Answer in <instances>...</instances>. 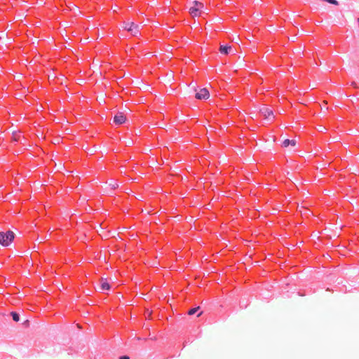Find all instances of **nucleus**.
<instances>
[{"label": "nucleus", "mask_w": 359, "mask_h": 359, "mask_svg": "<svg viewBox=\"0 0 359 359\" xmlns=\"http://www.w3.org/2000/svg\"><path fill=\"white\" fill-rule=\"evenodd\" d=\"M11 316L15 322H18L20 320V315L17 312L12 311L11 313Z\"/></svg>", "instance_id": "8"}, {"label": "nucleus", "mask_w": 359, "mask_h": 359, "mask_svg": "<svg viewBox=\"0 0 359 359\" xmlns=\"http://www.w3.org/2000/svg\"><path fill=\"white\" fill-rule=\"evenodd\" d=\"M200 309V307L198 306V307H195V308H192L191 309L189 310L188 311V314L189 315H194L196 313H197V311Z\"/></svg>", "instance_id": "10"}, {"label": "nucleus", "mask_w": 359, "mask_h": 359, "mask_svg": "<svg viewBox=\"0 0 359 359\" xmlns=\"http://www.w3.org/2000/svg\"><path fill=\"white\" fill-rule=\"evenodd\" d=\"M101 289L102 290H109L110 289V285H109V284L108 283L103 282L101 284Z\"/></svg>", "instance_id": "9"}, {"label": "nucleus", "mask_w": 359, "mask_h": 359, "mask_svg": "<svg viewBox=\"0 0 359 359\" xmlns=\"http://www.w3.org/2000/svg\"><path fill=\"white\" fill-rule=\"evenodd\" d=\"M204 8V4L202 2L194 1L193 6L189 8V13L193 17L199 16L201 15V9Z\"/></svg>", "instance_id": "2"}, {"label": "nucleus", "mask_w": 359, "mask_h": 359, "mask_svg": "<svg viewBox=\"0 0 359 359\" xmlns=\"http://www.w3.org/2000/svg\"><path fill=\"white\" fill-rule=\"evenodd\" d=\"M232 48L231 46L221 45L219 47V51L222 54L228 55L231 53Z\"/></svg>", "instance_id": "6"}, {"label": "nucleus", "mask_w": 359, "mask_h": 359, "mask_svg": "<svg viewBox=\"0 0 359 359\" xmlns=\"http://www.w3.org/2000/svg\"><path fill=\"white\" fill-rule=\"evenodd\" d=\"M123 29L127 30L133 36H137L140 34L139 26L134 22H125Z\"/></svg>", "instance_id": "3"}, {"label": "nucleus", "mask_w": 359, "mask_h": 359, "mask_svg": "<svg viewBox=\"0 0 359 359\" xmlns=\"http://www.w3.org/2000/svg\"><path fill=\"white\" fill-rule=\"evenodd\" d=\"M14 141L18 142V139H17V137H14Z\"/></svg>", "instance_id": "13"}, {"label": "nucleus", "mask_w": 359, "mask_h": 359, "mask_svg": "<svg viewBox=\"0 0 359 359\" xmlns=\"http://www.w3.org/2000/svg\"><path fill=\"white\" fill-rule=\"evenodd\" d=\"M15 234L11 231L0 232V244L3 246H8L14 239Z\"/></svg>", "instance_id": "1"}, {"label": "nucleus", "mask_w": 359, "mask_h": 359, "mask_svg": "<svg viewBox=\"0 0 359 359\" xmlns=\"http://www.w3.org/2000/svg\"><path fill=\"white\" fill-rule=\"evenodd\" d=\"M290 145L294 147L296 145V140L286 139L282 143V146L284 147H287Z\"/></svg>", "instance_id": "7"}, {"label": "nucleus", "mask_w": 359, "mask_h": 359, "mask_svg": "<svg viewBox=\"0 0 359 359\" xmlns=\"http://www.w3.org/2000/svg\"><path fill=\"white\" fill-rule=\"evenodd\" d=\"M195 97L198 100H207L210 97V93L208 89L202 88L199 92L196 93Z\"/></svg>", "instance_id": "4"}, {"label": "nucleus", "mask_w": 359, "mask_h": 359, "mask_svg": "<svg viewBox=\"0 0 359 359\" xmlns=\"http://www.w3.org/2000/svg\"><path fill=\"white\" fill-rule=\"evenodd\" d=\"M202 312H200L198 314V316H200L201 315Z\"/></svg>", "instance_id": "14"}, {"label": "nucleus", "mask_w": 359, "mask_h": 359, "mask_svg": "<svg viewBox=\"0 0 359 359\" xmlns=\"http://www.w3.org/2000/svg\"><path fill=\"white\" fill-rule=\"evenodd\" d=\"M263 113L266 118H269L270 116H273V111L269 109H265Z\"/></svg>", "instance_id": "11"}, {"label": "nucleus", "mask_w": 359, "mask_h": 359, "mask_svg": "<svg viewBox=\"0 0 359 359\" xmlns=\"http://www.w3.org/2000/svg\"><path fill=\"white\" fill-rule=\"evenodd\" d=\"M126 116L122 112L117 113L114 117V122L116 125H121L126 121Z\"/></svg>", "instance_id": "5"}, {"label": "nucleus", "mask_w": 359, "mask_h": 359, "mask_svg": "<svg viewBox=\"0 0 359 359\" xmlns=\"http://www.w3.org/2000/svg\"><path fill=\"white\" fill-rule=\"evenodd\" d=\"M119 359H130V357L125 355H122L119 358Z\"/></svg>", "instance_id": "12"}]
</instances>
